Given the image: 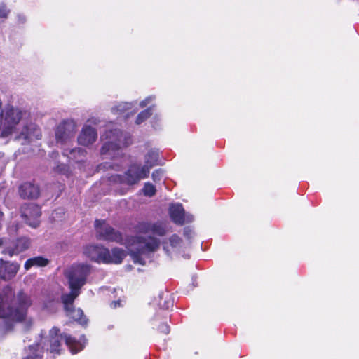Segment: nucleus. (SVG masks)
I'll return each instance as SVG.
<instances>
[{
    "label": "nucleus",
    "instance_id": "f257e3e1",
    "mask_svg": "<svg viewBox=\"0 0 359 359\" xmlns=\"http://www.w3.org/2000/svg\"><path fill=\"white\" fill-rule=\"evenodd\" d=\"M30 297L20 291L16 297L9 286L0 292V320L4 321H22L31 306Z\"/></svg>",
    "mask_w": 359,
    "mask_h": 359
},
{
    "label": "nucleus",
    "instance_id": "f03ea898",
    "mask_svg": "<svg viewBox=\"0 0 359 359\" xmlns=\"http://www.w3.org/2000/svg\"><path fill=\"white\" fill-rule=\"evenodd\" d=\"M29 116L27 111L11 104L2 106L0 99V133L2 137L11 133L20 121Z\"/></svg>",
    "mask_w": 359,
    "mask_h": 359
},
{
    "label": "nucleus",
    "instance_id": "7ed1b4c3",
    "mask_svg": "<svg viewBox=\"0 0 359 359\" xmlns=\"http://www.w3.org/2000/svg\"><path fill=\"white\" fill-rule=\"evenodd\" d=\"M65 341L66 345L69 347L70 351L73 353H77L81 351L86 343V338L83 336L80 341L67 334L60 333V329L53 327L49 331L50 351L51 353L60 354L62 349V341Z\"/></svg>",
    "mask_w": 359,
    "mask_h": 359
},
{
    "label": "nucleus",
    "instance_id": "20e7f679",
    "mask_svg": "<svg viewBox=\"0 0 359 359\" xmlns=\"http://www.w3.org/2000/svg\"><path fill=\"white\" fill-rule=\"evenodd\" d=\"M129 243V250L134 262L141 264H144V262L140 257V255L154 252L158 249L160 245L159 240L151 236L148 238L142 236L133 237Z\"/></svg>",
    "mask_w": 359,
    "mask_h": 359
},
{
    "label": "nucleus",
    "instance_id": "39448f33",
    "mask_svg": "<svg viewBox=\"0 0 359 359\" xmlns=\"http://www.w3.org/2000/svg\"><path fill=\"white\" fill-rule=\"evenodd\" d=\"M108 140L101 148L100 153L102 155H112L113 152L118 150L123 146H128L130 142V137L127 135H123L118 129L107 130L106 133L101 136V138Z\"/></svg>",
    "mask_w": 359,
    "mask_h": 359
},
{
    "label": "nucleus",
    "instance_id": "423d86ee",
    "mask_svg": "<svg viewBox=\"0 0 359 359\" xmlns=\"http://www.w3.org/2000/svg\"><path fill=\"white\" fill-rule=\"evenodd\" d=\"M90 272V266L84 264H74L65 271V276L68 281L69 287L81 290L86 284Z\"/></svg>",
    "mask_w": 359,
    "mask_h": 359
},
{
    "label": "nucleus",
    "instance_id": "0eeeda50",
    "mask_svg": "<svg viewBox=\"0 0 359 359\" xmlns=\"http://www.w3.org/2000/svg\"><path fill=\"white\" fill-rule=\"evenodd\" d=\"M149 176V170L147 166H140L137 164L131 165L124 175H118L113 177V180L121 184L129 186L137 184L142 179Z\"/></svg>",
    "mask_w": 359,
    "mask_h": 359
},
{
    "label": "nucleus",
    "instance_id": "6e6552de",
    "mask_svg": "<svg viewBox=\"0 0 359 359\" xmlns=\"http://www.w3.org/2000/svg\"><path fill=\"white\" fill-rule=\"evenodd\" d=\"M77 127L72 120L62 121L55 129V139L57 144L65 145L74 138Z\"/></svg>",
    "mask_w": 359,
    "mask_h": 359
},
{
    "label": "nucleus",
    "instance_id": "1a4fd4ad",
    "mask_svg": "<svg viewBox=\"0 0 359 359\" xmlns=\"http://www.w3.org/2000/svg\"><path fill=\"white\" fill-rule=\"evenodd\" d=\"M95 229L97 237L99 239L121 243L122 241L121 234L116 231L111 226L105 223L104 221L96 220Z\"/></svg>",
    "mask_w": 359,
    "mask_h": 359
},
{
    "label": "nucleus",
    "instance_id": "9d476101",
    "mask_svg": "<svg viewBox=\"0 0 359 359\" xmlns=\"http://www.w3.org/2000/svg\"><path fill=\"white\" fill-rule=\"evenodd\" d=\"M42 136L39 127L33 123L25 125L16 139L22 144L31 142L34 139L39 140Z\"/></svg>",
    "mask_w": 359,
    "mask_h": 359
},
{
    "label": "nucleus",
    "instance_id": "9b49d317",
    "mask_svg": "<svg viewBox=\"0 0 359 359\" xmlns=\"http://www.w3.org/2000/svg\"><path fill=\"white\" fill-rule=\"evenodd\" d=\"M41 215V208L36 204H29L22 208V217L26 223L33 228H36L39 225Z\"/></svg>",
    "mask_w": 359,
    "mask_h": 359
},
{
    "label": "nucleus",
    "instance_id": "f8f14e48",
    "mask_svg": "<svg viewBox=\"0 0 359 359\" xmlns=\"http://www.w3.org/2000/svg\"><path fill=\"white\" fill-rule=\"evenodd\" d=\"M138 230L143 233H153L160 236L165 235L169 231L167 224L161 222L141 223L138 226Z\"/></svg>",
    "mask_w": 359,
    "mask_h": 359
},
{
    "label": "nucleus",
    "instance_id": "ddd939ff",
    "mask_svg": "<svg viewBox=\"0 0 359 359\" xmlns=\"http://www.w3.org/2000/svg\"><path fill=\"white\" fill-rule=\"evenodd\" d=\"M83 253L93 261L105 263L108 249L102 246L88 245L84 248Z\"/></svg>",
    "mask_w": 359,
    "mask_h": 359
},
{
    "label": "nucleus",
    "instance_id": "4468645a",
    "mask_svg": "<svg viewBox=\"0 0 359 359\" xmlns=\"http://www.w3.org/2000/svg\"><path fill=\"white\" fill-rule=\"evenodd\" d=\"M20 265L17 263L5 262L0 259V279L8 280L13 278L18 273Z\"/></svg>",
    "mask_w": 359,
    "mask_h": 359
},
{
    "label": "nucleus",
    "instance_id": "2eb2a0df",
    "mask_svg": "<svg viewBox=\"0 0 359 359\" xmlns=\"http://www.w3.org/2000/svg\"><path fill=\"white\" fill-rule=\"evenodd\" d=\"M170 215L172 220L178 224H182L184 222H191L193 220L192 217H186L184 208L181 204H173L170 205Z\"/></svg>",
    "mask_w": 359,
    "mask_h": 359
},
{
    "label": "nucleus",
    "instance_id": "dca6fc26",
    "mask_svg": "<svg viewBox=\"0 0 359 359\" xmlns=\"http://www.w3.org/2000/svg\"><path fill=\"white\" fill-rule=\"evenodd\" d=\"M29 245L30 242L27 238H20L12 245H7L2 252L12 257L14 255L19 254L28 249Z\"/></svg>",
    "mask_w": 359,
    "mask_h": 359
},
{
    "label": "nucleus",
    "instance_id": "f3484780",
    "mask_svg": "<svg viewBox=\"0 0 359 359\" xmlns=\"http://www.w3.org/2000/svg\"><path fill=\"white\" fill-rule=\"evenodd\" d=\"M97 137V134L95 129L91 126H86L78 137V142L81 145L88 146L95 142Z\"/></svg>",
    "mask_w": 359,
    "mask_h": 359
},
{
    "label": "nucleus",
    "instance_id": "a211bd4d",
    "mask_svg": "<svg viewBox=\"0 0 359 359\" xmlns=\"http://www.w3.org/2000/svg\"><path fill=\"white\" fill-rule=\"evenodd\" d=\"M39 194V187L31 182H25L19 187V194L24 199L36 198Z\"/></svg>",
    "mask_w": 359,
    "mask_h": 359
},
{
    "label": "nucleus",
    "instance_id": "6ab92c4d",
    "mask_svg": "<svg viewBox=\"0 0 359 359\" xmlns=\"http://www.w3.org/2000/svg\"><path fill=\"white\" fill-rule=\"evenodd\" d=\"M70 292L64 293L61 296V300L64 304L65 310H69L74 306V302L79 297L81 293V290L76 287H69Z\"/></svg>",
    "mask_w": 359,
    "mask_h": 359
},
{
    "label": "nucleus",
    "instance_id": "aec40b11",
    "mask_svg": "<svg viewBox=\"0 0 359 359\" xmlns=\"http://www.w3.org/2000/svg\"><path fill=\"white\" fill-rule=\"evenodd\" d=\"M182 240L176 234L172 235L168 241L164 242L163 245V250L170 255L172 252H177L182 247Z\"/></svg>",
    "mask_w": 359,
    "mask_h": 359
},
{
    "label": "nucleus",
    "instance_id": "412c9836",
    "mask_svg": "<svg viewBox=\"0 0 359 359\" xmlns=\"http://www.w3.org/2000/svg\"><path fill=\"white\" fill-rule=\"evenodd\" d=\"M63 154L70 160H72L76 163L84 161L86 156V150L81 148H76L72 149H65Z\"/></svg>",
    "mask_w": 359,
    "mask_h": 359
},
{
    "label": "nucleus",
    "instance_id": "4be33fe9",
    "mask_svg": "<svg viewBox=\"0 0 359 359\" xmlns=\"http://www.w3.org/2000/svg\"><path fill=\"white\" fill-rule=\"evenodd\" d=\"M126 254L124 251L119 248H114L110 252L108 250V256L106 257V264L114 263L120 264L122 262Z\"/></svg>",
    "mask_w": 359,
    "mask_h": 359
},
{
    "label": "nucleus",
    "instance_id": "5701e85b",
    "mask_svg": "<svg viewBox=\"0 0 359 359\" xmlns=\"http://www.w3.org/2000/svg\"><path fill=\"white\" fill-rule=\"evenodd\" d=\"M65 311L69 317L79 322L81 325H86L87 323V319L81 309H75L74 306H72V309L65 310Z\"/></svg>",
    "mask_w": 359,
    "mask_h": 359
},
{
    "label": "nucleus",
    "instance_id": "b1692460",
    "mask_svg": "<svg viewBox=\"0 0 359 359\" xmlns=\"http://www.w3.org/2000/svg\"><path fill=\"white\" fill-rule=\"evenodd\" d=\"M49 263V260L43 257L39 256L35 257L31 259H29L26 261L25 264V268L26 270H29L32 266H45L48 265Z\"/></svg>",
    "mask_w": 359,
    "mask_h": 359
},
{
    "label": "nucleus",
    "instance_id": "393cba45",
    "mask_svg": "<svg viewBox=\"0 0 359 359\" xmlns=\"http://www.w3.org/2000/svg\"><path fill=\"white\" fill-rule=\"evenodd\" d=\"M158 159V152L156 150L149 151L145 156V165L144 166L148 167L149 171L150 169L157 164Z\"/></svg>",
    "mask_w": 359,
    "mask_h": 359
},
{
    "label": "nucleus",
    "instance_id": "a878e982",
    "mask_svg": "<svg viewBox=\"0 0 359 359\" xmlns=\"http://www.w3.org/2000/svg\"><path fill=\"white\" fill-rule=\"evenodd\" d=\"M132 107H133L132 103H128V102L121 103L118 106L112 108V111L114 114H123L126 111L132 108Z\"/></svg>",
    "mask_w": 359,
    "mask_h": 359
},
{
    "label": "nucleus",
    "instance_id": "bb28decb",
    "mask_svg": "<svg viewBox=\"0 0 359 359\" xmlns=\"http://www.w3.org/2000/svg\"><path fill=\"white\" fill-rule=\"evenodd\" d=\"M152 114V108L149 107L140 113L136 118V124H140L147 119Z\"/></svg>",
    "mask_w": 359,
    "mask_h": 359
},
{
    "label": "nucleus",
    "instance_id": "cd10ccee",
    "mask_svg": "<svg viewBox=\"0 0 359 359\" xmlns=\"http://www.w3.org/2000/svg\"><path fill=\"white\" fill-rule=\"evenodd\" d=\"M142 192L144 196L151 197L155 194L156 188L152 184L147 182L144 184V186L142 189Z\"/></svg>",
    "mask_w": 359,
    "mask_h": 359
},
{
    "label": "nucleus",
    "instance_id": "c85d7f7f",
    "mask_svg": "<svg viewBox=\"0 0 359 359\" xmlns=\"http://www.w3.org/2000/svg\"><path fill=\"white\" fill-rule=\"evenodd\" d=\"M163 171L161 169L156 170L152 173V179L154 182L160 181L163 177Z\"/></svg>",
    "mask_w": 359,
    "mask_h": 359
},
{
    "label": "nucleus",
    "instance_id": "c756f323",
    "mask_svg": "<svg viewBox=\"0 0 359 359\" xmlns=\"http://www.w3.org/2000/svg\"><path fill=\"white\" fill-rule=\"evenodd\" d=\"M9 11L4 4H0V18H6Z\"/></svg>",
    "mask_w": 359,
    "mask_h": 359
},
{
    "label": "nucleus",
    "instance_id": "7c9ffc66",
    "mask_svg": "<svg viewBox=\"0 0 359 359\" xmlns=\"http://www.w3.org/2000/svg\"><path fill=\"white\" fill-rule=\"evenodd\" d=\"M154 99H155L154 96H149L148 97H147L145 100H142L140 103V107L143 108V107H146L151 101L154 100Z\"/></svg>",
    "mask_w": 359,
    "mask_h": 359
},
{
    "label": "nucleus",
    "instance_id": "2f4dec72",
    "mask_svg": "<svg viewBox=\"0 0 359 359\" xmlns=\"http://www.w3.org/2000/svg\"><path fill=\"white\" fill-rule=\"evenodd\" d=\"M158 330H159L161 332H163V333H164V334H168V333L170 332V327H169V326L168 325V324H166V323H163V324H161V325L159 326Z\"/></svg>",
    "mask_w": 359,
    "mask_h": 359
},
{
    "label": "nucleus",
    "instance_id": "473e14b6",
    "mask_svg": "<svg viewBox=\"0 0 359 359\" xmlns=\"http://www.w3.org/2000/svg\"><path fill=\"white\" fill-rule=\"evenodd\" d=\"M194 233L193 231L189 229V228H185L184 229V235L187 236L189 239L191 238L193 236Z\"/></svg>",
    "mask_w": 359,
    "mask_h": 359
},
{
    "label": "nucleus",
    "instance_id": "72a5a7b5",
    "mask_svg": "<svg viewBox=\"0 0 359 359\" xmlns=\"http://www.w3.org/2000/svg\"><path fill=\"white\" fill-rule=\"evenodd\" d=\"M160 306H162L163 308L165 309H168L170 306H172V302L169 300V301H166L165 302V304H162L161 302L159 303Z\"/></svg>",
    "mask_w": 359,
    "mask_h": 359
},
{
    "label": "nucleus",
    "instance_id": "f704fd0d",
    "mask_svg": "<svg viewBox=\"0 0 359 359\" xmlns=\"http://www.w3.org/2000/svg\"><path fill=\"white\" fill-rule=\"evenodd\" d=\"M56 170L57 172H63L65 171L66 170V165H63V164H61L60 165H57V168H56Z\"/></svg>",
    "mask_w": 359,
    "mask_h": 359
},
{
    "label": "nucleus",
    "instance_id": "c9c22d12",
    "mask_svg": "<svg viewBox=\"0 0 359 359\" xmlns=\"http://www.w3.org/2000/svg\"><path fill=\"white\" fill-rule=\"evenodd\" d=\"M119 305H120L119 301H114L111 303V306L114 308H116Z\"/></svg>",
    "mask_w": 359,
    "mask_h": 359
},
{
    "label": "nucleus",
    "instance_id": "e433bc0d",
    "mask_svg": "<svg viewBox=\"0 0 359 359\" xmlns=\"http://www.w3.org/2000/svg\"><path fill=\"white\" fill-rule=\"evenodd\" d=\"M23 359H40V358L37 355H36V356L29 355Z\"/></svg>",
    "mask_w": 359,
    "mask_h": 359
},
{
    "label": "nucleus",
    "instance_id": "4c0bfd02",
    "mask_svg": "<svg viewBox=\"0 0 359 359\" xmlns=\"http://www.w3.org/2000/svg\"><path fill=\"white\" fill-rule=\"evenodd\" d=\"M6 241L4 238H0V247H1L4 243Z\"/></svg>",
    "mask_w": 359,
    "mask_h": 359
}]
</instances>
